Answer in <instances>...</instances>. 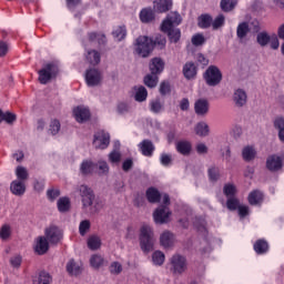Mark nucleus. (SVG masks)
Returning a JSON list of instances; mask_svg holds the SVG:
<instances>
[{
    "instance_id": "f257e3e1",
    "label": "nucleus",
    "mask_w": 284,
    "mask_h": 284,
    "mask_svg": "<svg viewBox=\"0 0 284 284\" xmlns=\"http://www.w3.org/2000/svg\"><path fill=\"white\" fill-rule=\"evenodd\" d=\"M181 21H183V19L179 12H170L161 24L162 32L169 34L171 43H178L181 39V30L176 29V26H179Z\"/></svg>"
},
{
    "instance_id": "f03ea898",
    "label": "nucleus",
    "mask_w": 284,
    "mask_h": 284,
    "mask_svg": "<svg viewBox=\"0 0 284 284\" xmlns=\"http://www.w3.org/2000/svg\"><path fill=\"white\" fill-rule=\"evenodd\" d=\"M154 231L149 224H143L140 229V247L146 254L154 250Z\"/></svg>"
},
{
    "instance_id": "7ed1b4c3",
    "label": "nucleus",
    "mask_w": 284,
    "mask_h": 284,
    "mask_svg": "<svg viewBox=\"0 0 284 284\" xmlns=\"http://www.w3.org/2000/svg\"><path fill=\"white\" fill-rule=\"evenodd\" d=\"M154 50V41L148 38V36H140L134 43V51L139 57L143 59L150 57V53Z\"/></svg>"
},
{
    "instance_id": "20e7f679",
    "label": "nucleus",
    "mask_w": 284,
    "mask_h": 284,
    "mask_svg": "<svg viewBox=\"0 0 284 284\" xmlns=\"http://www.w3.org/2000/svg\"><path fill=\"white\" fill-rule=\"evenodd\" d=\"M169 265L174 276H181L187 272V257L176 253L170 258Z\"/></svg>"
},
{
    "instance_id": "39448f33",
    "label": "nucleus",
    "mask_w": 284,
    "mask_h": 284,
    "mask_svg": "<svg viewBox=\"0 0 284 284\" xmlns=\"http://www.w3.org/2000/svg\"><path fill=\"white\" fill-rule=\"evenodd\" d=\"M39 81L42 85L50 83L52 79H55L57 74H59V65L54 63H49L44 65L39 72Z\"/></svg>"
},
{
    "instance_id": "423d86ee",
    "label": "nucleus",
    "mask_w": 284,
    "mask_h": 284,
    "mask_svg": "<svg viewBox=\"0 0 284 284\" xmlns=\"http://www.w3.org/2000/svg\"><path fill=\"white\" fill-rule=\"evenodd\" d=\"M204 80L206 81L207 85L214 88L219 85L221 81H223V73L219 67L210 65L204 73Z\"/></svg>"
},
{
    "instance_id": "0eeeda50",
    "label": "nucleus",
    "mask_w": 284,
    "mask_h": 284,
    "mask_svg": "<svg viewBox=\"0 0 284 284\" xmlns=\"http://www.w3.org/2000/svg\"><path fill=\"white\" fill-rule=\"evenodd\" d=\"M170 204H162L153 212V221L159 225L170 223L172 219V211L168 207Z\"/></svg>"
},
{
    "instance_id": "6e6552de",
    "label": "nucleus",
    "mask_w": 284,
    "mask_h": 284,
    "mask_svg": "<svg viewBox=\"0 0 284 284\" xmlns=\"http://www.w3.org/2000/svg\"><path fill=\"white\" fill-rule=\"evenodd\" d=\"M85 83L89 88H97L103 81V74L97 68H90L84 73Z\"/></svg>"
},
{
    "instance_id": "1a4fd4ad",
    "label": "nucleus",
    "mask_w": 284,
    "mask_h": 284,
    "mask_svg": "<svg viewBox=\"0 0 284 284\" xmlns=\"http://www.w3.org/2000/svg\"><path fill=\"white\" fill-rule=\"evenodd\" d=\"M110 145V133L108 131H98L93 136V148L95 150H105Z\"/></svg>"
},
{
    "instance_id": "9d476101",
    "label": "nucleus",
    "mask_w": 284,
    "mask_h": 284,
    "mask_svg": "<svg viewBox=\"0 0 284 284\" xmlns=\"http://www.w3.org/2000/svg\"><path fill=\"white\" fill-rule=\"evenodd\" d=\"M146 199L149 203H159V201H162L163 205H170V195L162 194L159 192V190L154 187H150L146 190Z\"/></svg>"
},
{
    "instance_id": "9b49d317",
    "label": "nucleus",
    "mask_w": 284,
    "mask_h": 284,
    "mask_svg": "<svg viewBox=\"0 0 284 284\" xmlns=\"http://www.w3.org/2000/svg\"><path fill=\"white\" fill-rule=\"evenodd\" d=\"M283 154H272L266 159V168L270 172H278L283 170Z\"/></svg>"
},
{
    "instance_id": "f8f14e48",
    "label": "nucleus",
    "mask_w": 284,
    "mask_h": 284,
    "mask_svg": "<svg viewBox=\"0 0 284 284\" xmlns=\"http://www.w3.org/2000/svg\"><path fill=\"white\" fill-rule=\"evenodd\" d=\"M44 237L50 243L57 244L63 239V232L59 226L50 225L44 230Z\"/></svg>"
},
{
    "instance_id": "ddd939ff",
    "label": "nucleus",
    "mask_w": 284,
    "mask_h": 284,
    "mask_svg": "<svg viewBox=\"0 0 284 284\" xmlns=\"http://www.w3.org/2000/svg\"><path fill=\"white\" fill-rule=\"evenodd\" d=\"M73 116L78 123H85L90 120V109L79 105L73 109Z\"/></svg>"
},
{
    "instance_id": "4468645a",
    "label": "nucleus",
    "mask_w": 284,
    "mask_h": 284,
    "mask_svg": "<svg viewBox=\"0 0 284 284\" xmlns=\"http://www.w3.org/2000/svg\"><path fill=\"white\" fill-rule=\"evenodd\" d=\"M149 70L151 74H155L159 77V74H163V71L165 70V61L161 58H153L149 63Z\"/></svg>"
},
{
    "instance_id": "2eb2a0df",
    "label": "nucleus",
    "mask_w": 284,
    "mask_h": 284,
    "mask_svg": "<svg viewBox=\"0 0 284 284\" xmlns=\"http://www.w3.org/2000/svg\"><path fill=\"white\" fill-rule=\"evenodd\" d=\"M194 111L197 116H205L210 112V102L205 99H199L194 103Z\"/></svg>"
},
{
    "instance_id": "dca6fc26",
    "label": "nucleus",
    "mask_w": 284,
    "mask_h": 284,
    "mask_svg": "<svg viewBox=\"0 0 284 284\" xmlns=\"http://www.w3.org/2000/svg\"><path fill=\"white\" fill-rule=\"evenodd\" d=\"M176 239L174 237V234L170 231H164L160 235V245L164 247V250H168L169 247H172L175 243Z\"/></svg>"
},
{
    "instance_id": "f3484780",
    "label": "nucleus",
    "mask_w": 284,
    "mask_h": 284,
    "mask_svg": "<svg viewBox=\"0 0 284 284\" xmlns=\"http://www.w3.org/2000/svg\"><path fill=\"white\" fill-rule=\"evenodd\" d=\"M50 250V243H48V240L45 236H39L36 239V245H34V252L39 255L45 254Z\"/></svg>"
},
{
    "instance_id": "a211bd4d",
    "label": "nucleus",
    "mask_w": 284,
    "mask_h": 284,
    "mask_svg": "<svg viewBox=\"0 0 284 284\" xmlns=\"http://www.w3.org/2000/svg\"><path fill=\"white\" fill-rule=\"evenodd\" d=\"M233 102L237 108H243L247 103V92L243 89H235L233 93Z\"/></svg>"
},
{
    "instance_id": "6ab92c4d",
    "label": "nucleus",
    "mask_w": 284,
    "mask_h": 284,
    "mask_svg": "<svg viewBox=\"0 0 284 284\" xmlns=\"http://www.w3.org/2000/svg\"><path fill=\"white\" fill-rule=\"evenodd\" d=\"M133 97L138 103H143V101H148V89L143 85H135L133 88Z\"/></svg>"
},
{
    "instance_id": "aec40b11",
    "label": "nucleus",
    "mask_w": 284,
    "mask_h": 284,
    "mask_svg": "<svg viewBox=\"0 0 284 284\" xmlns=\"http://www.w3.org/2000/svg\"><path fill=\"white\" fill-rule=\"evenodd\" d=\"M10 190L16 196H23V194H26V182L21 180H14L11 182Z\"/></svg>"
},
{
    "instance_id": "412c9836",
    "label": "nucleus",
    "mask_w": 284,
    "mask_h": 284,
    "mask_svg": "<svg viewBox=\"0 0 284 284\" xmlns=\"http://www.w3.org/2000/svg\"><path fill=\"white\" fill-rule=\"evenodd\" d=\"M95 164L92 160L85 159L80 164V173L83 176H89V174H93Z\"/></svg>"
},
{
    "instance_id": "4be33fe9",
    "label": "nucleus",
    "mask_w": 284,
    "mask_h": 284,
    "mask_svg": "<svg viewBox=\"0 0 284 284\" xmlns=\"http://www.w3.org/2000/svg\"><path fill=\"white\" fill-rule=\"evenodd\" d=\"M264 199H265V195L258 190H254L248 194L250 205H262Z\"/></svg>"
},
{
    "instance_id": "5701e85b",
    "label": "nucleus",
    "mask_w": 284,
    "mask_h": 284,
    "mask_svg": "<svg viewBox=\"0 0 284 284\" xmlns=\"http://www.w3.org/2000/svg\"><path fill=\"white\" fill-rule=\"evenodd\" d=\"M153 8L155 12H168L172 8V0H154Z\"/></svg>"
},
{
    "instance_id": "b1692460",
    "label": "nucleus",
    "mask_w": 284,
    "mask_h": 284,
    "mask_svg": "<svg viewBox=\"0 0 284 284\" xmlns=\"http://www.w3.org/2000/svg\"><path fill=\"white\" fill-rule=\"evenodd\" d=\"M149 108L153 114H161V112L165 110V105L162 103L160 98L152 99L149 102Z\"/></svg>"
},
{
    "instance_id": "393cba45",
    "label": "nucleus",
    "mask_w": 284,
    "mask_h": 284,
    "mask_svg": "<svg viewBox=\"0 0 284 284\" xmlns=\"http://www.w3.org/2000/svg\"><path fill=\"white\" fill-rule=\"evenodd\" d=\"M139 17L142 23H152L154 21V10L152 8H144L140 11Z\"/></svg>"
},
{
    "instance_id": "a878e982",
    "label": "nucleus",
    "mask_w": 284,
    "mask_h": 284,
    "mask_svg": "<svg viewBox=\"0 0 284 284\" xmlns=\"http://www.w3.org/2000/svg\"><path fill=\"white\" fill-rule=\"evenodd\" d=\"M139 148L144 156H152V153L154 152V144H152L150 140L142 141L139 144Z\"/></svg>"
},
{
    "instance_id": "bb28decb",
    "label": "nucleus",
    "mask_w": 284,
    "mask_h": 284,
    "mask_svg": "<svg viewBox=\"0 0 284 284\" xmlns=\"http://www.w3.org/2000/svg\"><path fill=\"white\" fill-rule=\"evenodd\" d=\"M112 36L114 41H123L128 37V29L125 26H118L113 29Z\"/></svg>"
},
{
    "instance_id": "cd10ccee",
    "label": "nucleus",
    "mask_w": 284,
    "mask_h": 284,
    "mask_svg": "<svg viewBox=\"0 0 284 284\" xmlns=\"http://www.w3.org/2000/svg\"><path fill=\"white\" fill-rule=\"evenodd\" d=\"M242 159L244 161H254L256 159V149L252 145H246L242 149Z\"/></svg>"
},
{
    "instance_id": "c85d7f7f",
    "label": "nucleus",
    "mask_w": 284,
    "mask_h": 284,
    "mask_svg": "<svg viewBox=\"0 0 284 284\" xmlns=\"http://www.w3.org/2000/svg\"><path fill=\"white\" fill-rule=\"evenodd\" d=\"M183 74L185 79H194L196 77V65L193 62H186L183 67Z\"/></svg>"
},
{
    "instance_id": "c756f323",
    "label": "nucleus",
    "mask_w": 284,
    "mask_h": 284,
    "mask_svg": "<svg viewBox=\"0 0 284 284\" xmlns=\"http://www.w3.org/2000/svg\"><path fill=\"white\" fill-rule=\"evenodd\" d=\"M143 83L146 85V88L154 89L156 85H159V75L154 73H148L143 78Z\"/></svg>"
},
{
    "instance_id": "7c9ffc66",
    "label": "nucleus",
    "mask_w": 284,
    "mask_h": 284,
    "mask_svg": "<svg viewBox=\"0 0 284 284\" xmlns=\"http://www.w3.org/2000/svg\"><path fill=\"white\" fill-rule=\"evenodd\" d=\"M99 176H108L110 174V165L105 160H99L95 164Z\"/></svg>"
},
{
    "instance_id": "2f4dec72",
    "label": "nucleus",
    "mask_w": 284,
    "mask_h": 284,
    "mask_svg": "<svg viewBox=\"0 0 284 284\" xmlns=\"http://www.w3.org/2000/svg\"><path fill=\"white\" fill-rule=\"evenodd\" d=\"M87 61L91 65H99L101 63V53H99L97 50H90L87 52Z\"/></svg>"
},
{
    "instance_id": "473e14b6",
    "label": "nucleus",
    "mask_w": 284,
    "mask_h": 284,
    "mask_svg": "<svg viewBox=\"0 0 284 284\" xmlns=\"http://www.w3.org/2000/svg\"><path fill=\"white\" fill-rule=\"evenodd\" d=\"M270 250V244H267V241L265 240H257L254 243V251L256 254H267V251Z\"/></svg>"
},
{
    "instance_id": "72a5a7b5",
    "label": "nucleus",
    "mask_w": 284,
    "mask_h": 284,
    "mask_svg": "<svg viewBox=\"0 0 284 284\" xmlns=\"http://www.w3.org/2000/svg\"><path fill=\"white\" fill-rule=\"evenodd\" d=\"M89 250H99L101 247V237L99 235H90L87 240Z\"/></svg>"
},
{
    "instance_id": "f704fd0d",
    "label": "nucleus",
    "mask_w": 284,
    "mask_h": 284,
    "mask_svg": "<svg viewBox=\"0 0 284 284\" xmlns=\"http://www.w3.org/2000/svg\"><path fill=\"white\" fill-rule=\"evenodd\" d=\"M67 272L71 276H77L78 274H81V266L77 262H74V260H70L67 263Z\"/></svg>"
},
{
    "instance_id": "c9c22d12",
    "label": "nucleus",
    "mask_w": 284,
    "mask_h": 284,
    "mask_svg": "<svg viewBox=\"0 0 284 284\" xmlns=\"http://www.w3.org/2000/svg\"><path fill=\"white\" fill-rule=\"evenodd\" d=\"M33 283L34 284H50V283H52V276H50V273L42 271V272H40L38 277H36L33 280Z\"/></svg>"
},
{
    "instance_id": "e433bc0d",
    "label": "nucleus",
    "mask_w": 284,
    "mask_h": 284,
    "mask_svg": "<svg viewBox=\"0 0 284 284\" xmlns=\"http://www.w3.org/2000/svg\"><path fill=\"white\" fill-rule=\"evenodd\" d=\"M49 134H51L52 136H57V134H59V132H61V121L57 120V119H52L49 123V130H48Z\"/></svg>"
},
{
    "instance_id": "4c0bfd02",
    "label": "nucleus",
    "mask_w": 284,
    "mask_h": 284,
    "mask_svg": "<svg viewBox=\"0 0 284 284\" xmlns=\"http://www.w3.org/2000/svg\"><path fill=\"white\" fill-rule=\"evenodd\" d=\"M195 133L197 136H207L210 134V126L205 122H200L195 125Z\"/></svg>"
},
{
    "instance_id": "58836bf2",
    "label": "nucleus",
    "mask_w": 284,
    "mask_h": 284,
    "mask_svg": "<svg viewBox=\"0 0 284 284\" xmlns=\"http://www.w3.org/2000/svg\"><path fill=\"white\" fill-rule=\"evenodd\" d=\"M176 150L180 154H189L192 151V144L187 141L178 142Z\"/></svg>"
},
{
    "instance_id": "ea45409f",
    "label": "nucleus",
    "mask_w": 284,
    "mask_h": 284,
    "mask_svg": "<svg viewBox=\"0 0 284 284\" xmlns=\"http://www.w3.org/2000/svg\"><path fill=\"white\" fill-rule=\"evenodd\" d=\"M236 192H237L236 185L232 183H227L223 187V193L227 199H234V196H236Z\"/></svg>"
},
{
    "instance_id": "a19ab883",
    "label": "nucleus",
    "mask_w": 284,
    "mask_h": 284,
    "mask_svg": "<svg viewBox=\"0 0 284 284\" xmlns=\"http://www.w3.org/2000/svg\"><path fill=\"white\" fill-rule=\"evenodd\" d=\"M271 38H272V36H270L265 31H262V32L257 33L256 41H257L258 45H261L262 48H265V45H267V43H270Z\"/></svg>"
},
{
    "instance_id": "79ce46f5",
    "label": "nucleus",
    "mask_w": 284,
    "mask_h": 284,
    "mask_svg": "<svg viewBox=\"0 0 284 284\" xmlns=\"http://www.w3.org/2000/svg\"><path fill=\"white\" fill-rule=\"evenodd\" d=\"M81 201L83 210H85V212H90V210H92V203H94V193L81 197Z\"/></svg>"
},
{
    "instance_id": "37998d69",
    "label": "nucleus",
    "mask_w": 284,
    "mask_h": 284,
    "mask_svg": "<svg viewBox=\"0 0 284 284\" xmlns=\"http://www.w3.org/2000/svg\"><path fill=\"white\" fill-rule=\"evenodd\" d=\"M250 32V26H247V22H242L237 27V37L241 41L247 37V33Z\"/></svg>"
},
{
    "instance_id": "c03bdc74",
    "label": "nucleus",
    "mask_w": 284,
    "mask_h": 284,
    "mask_svg": "<svg viewBox=\"0 0 284 284\" xmlns=\"http://www.w3.org/2000/svg\"><path fill=\"white\" fill-rule=\"evenodd\" d=\"M57 205L59 212H68L70 210V197H60Z\"/></svg>"
},
{
    "instance_id": "a18cd8bd",
    "label": "nucleus",
    "mask_w": 284,
    "mask_h": 284,
    "mask_svg": "<svg viewBox=\"0 0 284 284\" xmlns=\"http://www.w3.org/2000/svg\"><path fill=\"white\" fill-rule=\"evenodd\" d=\"M104 263L103 256L99 254H94L90 258V265L91 267H94V270H99Z\"/></svg>"
},
{
    "instance_id": "49530a36",
    "label": "nucleus",
    "mask_w": 284,
    "mask_h": 284,
    "mask_svg": "<svg viewBox=\"0 0 284 284\" xmlns=\"http://www.w3.org/2000/svg\"><path fill=\"white\" fill-rule=\"evenodd\" d=\"M90 227H92V223L90 222V220L81 221L80 225H79L80 236H85V234H88V232H90Z\"/></svg>"
},
{
    "instance_id": "de8ad7c7",
    "label": "nucleus",
    "mask_w": 284,
    "mask_h": 284,
    "mask_svg": "<svg viewBox=\"0 0 284 284\" xmlns=\"http://www.w3.org/2000/svg\"><path fill=\"white\" fill-rule=\"evenodd\" d=\"M153 265H163L165 263V254L161 251H155L152 254Z\"/></svg>"
},
{
    "instance_id": "09e8293b",
    "label": "nucleus",
    "mask_w": 284,
    "mask_h": 284,
    "mask_svg": "<svg viewBox=\"0 0 284 284\" xmlns=\"http://www.w3.org/2000/svg\"><path fill=\"white\" fill-rule=\"evenodd\" d=\"M16 176L18 181H22V182L28 181V176H29L28 169L23 166H17Z\"/></svg>"
},
{
    "instance_id": "8fccbe9b",
    "label": "nucleus",
    "mask_w": 284,
    "mask_h": 284,
    "mask_svg": "<svg viewBox=\"0 0 284 284\" xmlns=\"http://www.w3.org/2000/svg\"><path fill=\"white\" fill-rule=\"evenodd\" d=\"M236 0H222L221 1V8L224 12H230L236 8Z\"/></svg>"
},
{
    "instance_id": "3c124183",
    "label": "nucleus",
    "mask_w": 284,
    "mask_h": 284,
    "mask_svg": "<svg viewBox=\"0 0 284 284\" xmlns=\"http://www.w3.org/2000/svg\"><path fill=\"white\" fill-rule=\"evenodd\" d=\"M89 41H97L99 44L105 42V34L103 33H97V32H90L88 36Z\"/></svg>"
},
{
    "instance_id": "603ef678",
    "label": "nucleus",
    "mask_w": 284,
    "mask_h": 284,
    "mask_svg": "<svg viewBox=\"0 0 284 284\" xmlns=\"http://www.w3.org/2000/svg\"><path fill=\"white\" fill-rule=\"evenodd\" d=\"M12 234V229L10 227V225L4 224L1 226L0 229V239L2 241H8V239H10V235Z\"/></svg>"
},
{
    "instance_id": "864d4df0",
    "label": "nucleus",
    "mask_w": 284,
    "mask_h": 284,
    "mask_svg": "<svg viewBox=\"0 0 284 284\" xmlns=\"http://www.w3.org/2000/svg\"><path fill=\"white\" fill-rule=\"evenodd\" d=\"M226 207L231 212H234L237 207H241V202L236 197H229L226 201Z\"/></svg>"
},
{
    "instance_id": "5fc2aeb1",
    "label": "nucleus",
    "mask_w": 284,
    "mask_h": 284,
    "mask_svg": "<svg viewBox=\"0 0 284 284\" xmlns=\"http://www.w3.org/2000/svg\"><path fill=\"white\" fill-rule=\"evenodd\" d=\"M78 192H79L81 199H83L85 196H90L91 194H94V191H92V189L85 184H81L78 187Z\"/></svg>"
},
{
    "instance_id": "6e6d98bb",
    "label": "nucleus",
    "mask_w": 284,
    "mask_h": 284,
    "mask_svg": "<svg viewBox=\"0 0 284 284\" xmlns=\"http://www.w3.org/2000/svg\"><path fill=\"white\" fill-rule=\"evenodd\" d=\"M200 28H210L212 26V17L209 14L201 16L199 18Z\"/></svg>"
},
{
    "instance_id": "4d7b16f0",
    "label": "nucleus",
    "mask_w": 284,
    "mask_h": 284,
    "mask_svg": "<svg viewBox=\"0 0 284 284\" xmlns=\"http://www.w3.org/2000/svg\"><path fill=\"white\" fill-rule=\"evenodd\" d=\"M160 163L163 168H170L172 165V154L162 153L160 155Z\"/></svg>"
},
{
    "instance_id": "13d9d810",
    "label": "nucleus",
    "mask_w": 284,
    "mask_h": 284,
    "mask_svg": "<svg viewBox=\"0 0 284 284\" xmlns=\"http://www.w3.org/2000/svg\"><path fill=\"white\" fill-rule=\"evenodd\" d=\"M221 178V170L216 166H211L209 169V179L210 181H216Z\"/></svg>"
},
{
    "instance_id": "bf43d9fd",
    "label": "nucleus",
    "mask_w": 284,
    "mask_h": 284,
    "mask_svg": "<svg viewBox=\"0 0 284 284\" xmlns=\"http://www.w3.org/2000/svg\"><path fill=\"white\" fill-rule=\"evenodd\" d=\"M23 261V257L19 254H14L10 257L9 263L11 267H21V263Z\"/></svg>"
},
{
    "instance_id": "052dcab7",
    "label": "nucleus",
    "mask_w": 284,
    "mask_h": 284,
    "mask_svg": "<svg viewBox=\"0 0 284 284\" xmlns=\"http://www.w3.org/2000/svg\"><path fill=\"white\" fill-rule=\"evenodd\" d=\"M111 274H114L115 276L121 274L123 272V265L119 262H112L110 267H109Z\"/></svg>"
},
{
    "instance_id": "680f3d73",
    "label": "nucleus",
    "mask_w": 284,
    "mask_h": 284,
    "mask_svg": "<svg viewBox=\"0 0 284 284\" xmlns=\"http://www.w3.org/2000/svg\"><path fill=\"white\" fill-rule=\"evenodd\" d=\"M116 112L118 114H128V112H130V104L128 102H119Z\"/></svg>"
},
{
    "instance_id": "e2e57ef3",
    "label": "nucleus",
    "mask_w": 284,
    "mask_h": 284,
    "mask_svg": "<svg viewBox=\"0 0 284 284\" xmlns=\"http://www.w3.org/2000/svg\"><path fill=\"white\" fill-rule=\"evenodd\" d=\"M191 41L195 47L203 45V43H205V36L196 33L192 37Z\"/></svg>"
},
{
    "instance_id": "0e129e2a",
    "label": "nucleus",
    "mask_w": 284,
    "mask_h": 284,
    "mask_svg": "<svg viewBox=\"0 0 284 284\" xmlns=\"http://www.w3.org/2000/svg\"><path fill=\"white\" fill-rule=\"evenodd\" d=\"M171 87H170V82L169 81H162L160 83V94H162V97H165V94H170L171 92Z\"/></svg>"
},
{
    "instance_id": "69168bd1",
    "label": "nucleus",
    "mask_w": 284,
    "mask_h": 284,
    "mask_svg": "<svg viewBox=\"0 0 284 284\" xmlns=\"http://www.w3.org/2000/svg\"><path fill=\"white\" fill-rule=\"evenodd\" d=\"M225 23V17L223 14L217 16L213 21H212V28L213 30H219L221 26Z\"/></svg>"
},
{
    "instance_id": "338daca9",
    "label": "nucleus",
    "mask_w": 284,
    "mask_h": 284,
    "mask_svg": "<svg viewBox=\"0 0 284 284\" xmlns=\"http://www.w3.org/2000/svg\"><path fill=\"white\" fill-rule=\"evenodd\" d=\"M205 219L203 217H200V219H196L195 222H194V227H196V230H199V232H205Z\"/></svg>"
},
{
    "instance_id": "774afa93",
    "label": "nucleus",
    "mask_w": 284,
    "mask_h": 284,
    "mask_svg": "<svg viewBox=\"0 0 284 284\" xmlns=\"http://www.w3.org/2000/svg\"><path fill=\"white\" fill-rule=\"evenodd\" d=\"M273 125H274L275 130H277V132L283 131L284 130V118L283 116L276 118L273 122Z\"/></svg>"
}]
</instances>
